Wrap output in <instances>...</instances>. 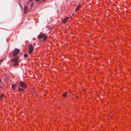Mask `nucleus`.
I'll list each match as a JSON object with an SVG mask.
<instances>
[{
	"label": "nucleus",
	"mask_w": 131,
	"mask_h": 131,
	"mask_svg": "<svg viewBox=\"0 0 131 131\" xmlns=\"http://www.w3.org/2000/svg\"><path fill=\"white\" fill-rule=\"evenodd\" d=\"M4 96V95H2L1 96H0V97H1V98H2L3 96Z\"/></svg>",
	"instance_id": "15"
},
{
	"label": "nucleus",
	"mask_w": 131,
	"mask_h": 131,
	"mask_svg": "<svg viewBox=\"0 0 131 131\" xmlns=\"http://www.w3.org/2000/svg\"><path fill=\"white\" fill-rule=\"evenodd\" d=\"M39 0H35V1L36 2H38V1Z\"/></svg>",
	"instance_id": "16"
},
{
	"label": "nucleus",
	"mask_w": 131,
	"mask_h": 131,
	"mask_svg": "<svg viewBox=\"0 0 131 131\" xmlns=\"http://www.w3.org/2000/svg\"><path fill=\"white\" fill-rule=\"evenodd\" d=\"M1 99H0V100H1Z\"/></svg>",
	"instance_id": "23"
},
{
	"label": "nucleus",
	"mask_w": 131,
	"mask_h": 131,
	"mask_svg": "<svg viewBox=\"0 0 131 131\" xmlns=\"http://www.w3.org/2000/svg\"><path fill=\"white\" fill-rule=\"evenodd\" d=\"M24 57L25 58H27L28 56V54H24Z\"/></svg>",
	"instance_id": "12"
},
{
	"label": "nucleus",
	"mask_w": 131,
	"mask_h": 131,
	"mask_svg": "<svg viewBox=\"0 0 131 131\" xmlns=\"http://www.w3.org/2000/svg\"><path fill=\"white\" fill-rule=\"evenodd\" d=\"M20 86L22 87L25 88L27 87V85L24 82L21 81L19 82Z\"/></svg>",
	"instance_id": "3"
},
{
	"label": "nucleus",
	"mask_w": 131,
	"mask_h": 131,
	"mask_svg": "<svg viewBox=\"0 0 131 131\" xmlns=\"http://www.w3.org/2000/svg\"><path fill=\"white\" fill-rule=\"evenodd\" d=\"M0 87H1V88H2V87L1 86H0Z\"/></svg>",
	"instance_id": "21"
},
{
	"label": "nucleus",
	"mask_w": 131,
	"mask_h": 131,
	"mask_svg": "<svg viewBox=\"0 0 131 131\" xmlns=\"http://www.w3.org/2000/svg\"><path fill=\"white\" fill-rule=\"evenodd\" d=\"M28 7L27 6H25L24 7V13H25L27 12V10H28Z\"/></svg>",
	"instance_id": "6"
},
{
	"label": "nucleus",
	"mask_w": 131,
	"mask_h": 131,
	"mask_svg": "<svg viewBox=\"0 0 131 131\" xmlns=\"http://www.w3.org/2000/svg\"><path fill=\"white\" fill-rule=\"evenodd\" d=\"M18 91L19 92L24 90L23 89L20 88H18Z\"/></svg>",
	"instance_id": "10"
},
{
	"label": "nucleus",
	"mask_w": 131,
	"mask_h": 131,
	"mask_svg": "<svg viewBox=\"0 0 131 131\" xmlns=\"http://www.w3.org/2000/svg\"><path fill=\"white\" fill-rule=\"evenodd\" d=\"M69 18V17H67L64 20H63L62 21L63 23H66L67 20H68V19Z\"/></svg>",
	"instance_id": "7"
},
{
	"label": "nucleus",
	"mask_w": 131,
	"mask_h": 131,
	"mask_svg": "<svg viewBox=\"0 0 131 131\" xmlns=\"http://www.w3.org/2000/svg\"><path fill=\"white\" fill-rule=\"evenodd\" d=\"M33 0H29V2H32Z\"/></svg>",
	"instance_id": "14"
},
{
	"label": "nucleus",
	"mask_w": 131,
	"mask_h": 131,
	"mask_svg": "<svg viewBox=\"0 0 131 131\" xmlns=\"http://www.w3.org/2000/svg\"><path fill=\"white\" fill-rule=\"evenodd\" d=\"M34 3L33 2V3H32V4H31V5H30V7H33L34 5Z\"/></svg>",
	"instance_id": "13"
},
{
	"label": "nucleus",
	"mask_w": 131,
	"mask_h": 131,
	"mask_svg": "<svg viewBox=\"0 0 131 131\" xmlns=\"http://www.w3.org/2000/svg\"><path fill=\"white\" fill-rule=\"evenodd\" d=\"M21 0H19V1H20Z\"/></svg>",
	"instance_id": "22"
},
{
	"label": "nucleus",
	"mask_w": 131,
	"mask_h": 131,
	"mask_svg": "<svg viewBox=\"0 0 131 131\" xmlns=\"http://www.w3.org/2000/svg\"><path fill=\"white\" fill-rule=\"evenodd\" d=\"M81 7V6L80 5H78L77 7L76 8L75 10V12L77 11V10H78V9L79 8H80Z\"/></svg>",
	"instance_id": "8"
},
{
	"label": "nucleus",
	"mask_w": 131,
	"mask_h": 131,
	"mask_svg": "<svg viewBox=\"0 0 131 131\" xmlns=\"http://www.w3.org/2000/svg\"><path fill=\"white\" fill-rule=\"evenodd\" d=\"M2 61H3L2 60H0V61H1V62H2Z\"/></svg>",
	"instance_id": "17"
},
{
	"label": "nucleus",
	"mask_w": 131,
	"mask_h": 131,
	"mask_svg": "<svg viewBox=\"0 0 131 131\" xmlns=\"http://www.w3.org/2000/svg\"><path fill=\"white\" fill-rule=\"evenodd\" d=\"M19 57H15L14 58L11 59V61L14 62V63L13 64V66H16L18 65V60Z\"/></svg>",
	"instance_id": "1"
},
{
	"label": "nucleus",
	"mask_w": 131,
	"mask_h": 131,
	"mask_svg": "<svg viewBox=\"0 0 131 131\" xmlns=\"http://www.w3.org/2000/svg\"><path fill=\"white\" fill-rule=\"evenodd\" d=\"M29 53L30 54L33 51L34 49V47L32 45H31L29 46Z\"/></svg>",
	"instance_id": "4"
},
{
	"label": "nucleus",
	"mask_w": 131,
	"mask_h": 131,
	"mask_svg": "<svg viewBox=\"0 0 131 131\" xmlns=\"http://www.w3.org/2000/svg\"><path fill=\"white\" fill-rule=\"evenodd\" d=\"M1 81V79H0V82Z\"/></svg>",
	"instance_id": "19"
},
{
	"label": "nucleus",
	"mask_w": 131,
	"mask_h": 131,
	"mask_svg": "<svg viewBox=\"0 0 131 131\" xmlns=\"http://www.w3.org/2000/svg\"><path fill=\"white\" fill-rule=\"evenodd\" d=\"M46 0H43V2H44V1H45Z\"/></svg>",
	"instance_id": "18"
},
{
	"label": "nucleus",
	"mask_w": 131,
	"mask_h": 131,
	"mask_svg": "<svg viewBox=\"0 0 131 131\" xmlns=\"http://www.w3.org/2000/svg\"><path fill=\"white\" fill-rule=\"evenodd\" d=\"M77 97V98H78V96Z\"/></svg>",
	"instance_id": "20"
},
{
	"label": "nucleus",
	"mask_w": 131,
	"mask_h": 131,
	"mask_svg": "<svg viewBox=\"0 0 131 131\" xmlns=\"http://www.w3.org/2000/svg\"><path fill=\"white\" fill-rule=\"evenodd\" d=\"M67 94V92H66L65 93H64L63 95V96L64 97H66V95Z\"/></svg>",
	"instance_id": "11"
},
{
	"label": "nucleus",
	"mask_w": 131,
	"mask_h": 131,
	"mask_svg": "<svg viewBox=\"0 0 131 131\" xmlns=\"http://www.w3.org/2000/svg\"><path fill=\"white\" fill-rule=\"evenodd\" d=\"M12 88L13 89H15V85L14 84H12Z\"/></svg>",
	"instance_id": "9"
},
{
	"label": "nucleus",
	"mask_w": 131,
	"mask_h": 131,
	"mask_svg": "<svg viewBox=\"0 0 131 131\" xmlns=\"http://www.w3.org/2000/svg\"><path fill=\"white\" fill-rule=\"evenodd\" d=\"M37 38L39 39L41 38L44 39L43 41H45L47 38V36L45 34H40L37 36Z\"/></svg>",
	"instance_id": "2"
},
{
	"label": "nucleus",
	"mask_w": 131,
	"mask_h": 131,
	"mask_svg": "<svg viewBox=\"0 0 131 131\" xmlns=\"http://www.w3.org/2000/svg\"><path fill=\"white\" fill-rule=\"evenodd\" d=\"M19 50L17 49H15L14 52L13 54V56H16V55H17L18 53L19 52Z\"/></svg>",
	"instance_id": "5"
}]
</instances>
